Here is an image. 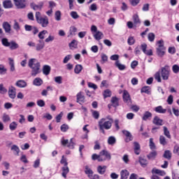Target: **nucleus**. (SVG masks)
<instances>
[{"label": "nucleus", "instance_id": "nucleus-1", "mask_svg": "<svg viewBox=\"0 0 179 179\" xmlns=\"http://www.w3.org/2000/svg\"><path fill=\"white\" fill-rule=\"evenodd\" d=\"M28 66L31 69V76L34 78L41 73V64L36 59L32 58L29 60Z\"/></svg>", "mask_w": 179, "mask_h": 179}, {"label": "nucleus", "instance_id": "nucleus-2", "mask_svg": "<svg viewBox=\"0 0 179 179\" xmlns=\"http://www.w3.org/2000/svg\"><path fill=\"white\" fill-rule=\"evenodd\" d=\"M35 17L37 23H38V24H41L42 27H47L48 24H50L48 17L47 16L42 17L41 12H36L35 14Z\"/></svg>", "mask_w": 179, "mask_h": 179}, {"label": "nucleus", "instance_id": "nucleus-3", "mask_svg": "<svg viewBox=\"0 0 179 179\" xmlns=\"http://www.w3.org/2000/svg\"><path fill=\"white\" fill-rule=\"evenodd\" d=\"M99 130L101 131L103 134H106L104 129H110L113 125V123L106 120V118L101 119L98 122Z\"/></svg>", "mask_w": 179, "mask_h": 179}, {"label": "nucleus", "instance_id": "nucleus-4", "mask_svg": "<svg viewBox=\"0 0 179 179\" xmlns=\"http://www.w3.org/2000/svg\"><path fill=\"white\" fill-rule=\"evenodd\" d=\"M91 31L93 34V37L95 38V40H96V41H100V40L104 37V34L100 31H98L96 25H92Z\"/></svg>", "mask_w": 179, "mask_h": 179}, {"label": "nucleus", "instance_id": "nucleus-5", "mask_svg": "<svg viewBox=\"0 0 179 179\" xmlns=\"http://www.w3.org/2000/svg\"><path fill=\"white\" fill-rule=\"evenodd\" d=\"M158 48H157V55L158 57H164L166 54V48L164 47V41L160 40L157 41Z\"/></svg>", "mask_w": 179, "mask_h": 179}, {"label": "nucleus", "instance_id": "nucleus-6", "mask_svg": "<svg viewBox=\"0 0 179 179\" xmlns=\"http://www.w3.org/2000/svg\"><path fill=\"white\" fill-rule=\"evenodd\" d=\"M161 76L163 80H169V78H170V66L166 65L161 69Z\"/></svg>", "mask_w": 179, "mask_h": 179}, {"label": "nucleus", "instance_id": "nucleus-7", "mask_svg": "<svg viewBox=\"0 0 179 179\" xmlns=\"http://www.w3.org/2000/svg\"><path fill=\"white\" fill-rule=\"evenodd\" d=\"M111 160V155L107 150H103L100 152L99 153V162H104L106 160Z\"/></svg>", "mask_w": 179, "mask_h": 179}, {"label": "nucleus", "instance_id": "nucleus-8", "mask_svg": "<svg viewBox=\"0 0 179 179\" xmlns=\"http://www.w3.org/2000/svg\"><path fill=\"white\" fill-rule=\"evenodd\" d=\"M14 3L17 9H23L26 8V4H24V0H14Z\"/></svg>", "mask_w": 179, "mask_h": 179}, {"label": "nucleus", "instance_id": "nucleus-9", "mask_svg": "<svg viewBox=\"0 0 179 179\" xmlns=\"http://www.w3.org/2000/svg\"><path fill=\"white\" fill-rule=\"evenodd\" d=\"M146 48H148V45H146V43H143L141 45V50L145 54V55H148L149 57L153 55V52L152 51V50H146Z\"/></svg>", "mask_w": 179, "mask_h": 179}, {"label": "nucleus", "instance_id": "nucleus-10", "mask_svg": "<svg viewBox=\"0 0 179 179\" xmlns=\"http://www.w3.org/2000/svg\"><path fill=\"white\" fill-rule=\"evenodd\" d=\"M8 96L10 99H15L16 97V88L10 87L8 89Z\"/></svg>", "mask_w": 179, "mask_h": 179}, {"label": "nucleus", "instance_id": "nucleus-11", "mask_svg": "<svg viewBox=\"0 0 179 179\" xmlns=\"http://www.w3.org/2000/svg\"><path fill=\"white\" fill-rule=\"evenodd\" d=\"M122 134L126 136V142H131L134 139V137H132V134H131V132L127 131V130H123Z\"/></svg>", "mask_w": 179, "mask_h": 179}, {"label": "nucleus", "instance_id": "nucleus-12", "mask_svg": "<svg viewBox=\"0 0 179 179\" xmlns=\"http://www.w3.org/2000/svg\"><path fill=\"white\" fill-rule=\"evenodd\" d=\"M152 123L155 125L160 127L163 125V120L160 119V117H159L158 116H155L152 120Z\"/></svg>", "mask_w": 179, "mask_h": 179}, {"label": "nucleus", "instance_id": "nucleus-13", "mask_svg": "<svg viewBox=\"0 0 179 179\" xmlns=\"http://www.w3.org/2000/svg\"><path fill=\"white\" fill-rule=\"evenodd\" d=\"M45 47V43H44V41L39 40L38 43L36 44V51H41Z\"/></svg>", "mask_w": 179, "mask_h": 179}, {"label": "nucleus", "instance_id": "nucleus-14", "mask_svg": "<svg viewBox=\"0 0 179 179\" xmlns=\"http://www.w3.org/2000/svg\"><path fill=\"white\" fill-rule=\"evenodd\" d=\"M3 6L5 9H10V8H13V4L10 0H5L3 1Z\"/></svg>", "mask_w": 179, "mask_h": 179}, {"label": "nucleus", "instance_id": "nucleus-15", "mask_svg": "<svg viewBox=\"0 0 179 179\" xmlns=\"http://www.w3.org/2000/svg\"><path fill=\"white\" fill-rule=\"evenodd\" d=\"M123 100L124 103H129V101H131V96L127 90L123 92Z\"/></svg>", "mask_w": 179, "mask_h": 179}, {"label": "nucleus", "instance_id": "nucleus-16", "mask_svg": "<svg viewBox=\"0 0 179 179\" xmlns=\"http://www.w3.org/2000/svg\"><path fill=\"white\" fill-rule=\"evenodd\" d=\"M15 85H17V87L23 88L27 86V83L23 80H19L16 82Z\"/></svg>", "mask_w": 179, "mask_h": 179}, {"label": "nucleus", "instance_id": "nucleus-17", "mask_svg": "<svg viewBox=\"0 0 179 179\" xmlns=\"http://www.w3.org/2000/svg\"><path fill=\"white\" fill-rule=\"evenodd\" d=\"M133 22L135 27H136L138 24H141V19H139V15H138V14L133 15Z\"/></svg>", "mask_w": 179, "mask_h": 179}, {"label": "nucleus", "instance_id": "nucleus-18", "mask_svg": "<svg viewBox=\"0 0 179 179\" xmlns=\"http://www.w3.org/2000/svg\"><path fill=\"white\" fill-rule=\"evenodd\" d=\"M152 174H159V176H162V177L166 176V172L164 171L157 169L155 168L152 169Z\"/></svg>", "mask_w": 179, "mask_h": 179}, {"label": "nucleus", "instance_id": "nucleus-19", "mask_svg": "<svg viewBox=\"0 0 179 179\" xmlns=\"http://www.w3.org/2000/svg\"><path fill=\"white\" fill-rule=\"evenodd\" d=\"M106 170H107V166L99 165L97 166V172L99 173V174H101V175L104 174Z\"/></svg>", "mask_w": 179, "mask_h": 179}, {"label": "nucleus", "instance_id": "nucleus-20", "mask_svg": "<svg viewBox=\"0 0 179 179\" xmlns=\"http://www.w3.org/2000/svg\"><path fill=\"white\" fill-rule=\"evenodd\" d=\"M157 156V152H156V150H153L147 155V157L149 160H155Z\"/></svg>", "mask_w": 179, "mask_h": 179}, {"label": "nucleus", "instance_id": "nucleus-21", "mask_svg": "<svg viewBox=\"0 0 179 179\" xmlns=\"http://www.w3.org/2000/svg\"><path fill=\"white\" fill-rule=\"evenodd\" d=\"M50 72H51V67L48 65H45L43 67V75H45L48 76V75H50Z\"/></svg>", "mask_w": 179, "mask_h": 179}, {"label": "nucleus", "instance_id": "nucleus-22", "mask_svg": "<svg viewBox=\"0 0 179 179\" xmlns=\"http://www.w3.org/2000/svg\"><path fill=\"white\" fill-rule=\"evenodd\" d=\"M152 113L145 111L143 115L142 120L143 121H148V120H150V118H152Z\"/></svg>", "mask_w": 179, "mask_h": 179}, {"label": "nucleus", "instance_id": "nucleus-23", "mask_svg": "<svg viewBox=\"0 0 179 179\" xmlns=\"http://www.w3.org/2000/svg\"><path fill=\"white\" fill-rule=\"evenodd\" d=\"M3 29H4L6 33H10L11 27L9 22H5L3 23Z\"/></svg>", "mask_w": 179, "mask_h": 179}, {"label": "nucleus", "instance_id": "nucleus-24", "mask_svg": "<svg viewBox=\"0 0 179 179\" xmlns=\"http://www.w3.org/2000/svg\"><path fill=\"white\" fill-rule=\"evenodd\" d=\"M77 103H85V96L82 92L77 94Z\"/></svg>", "mask_w": 179, "mask_h": 179}, {"label": "nucleus", "instance_id": "nucleus-25", "mask_svg": "<svg viewBox=\"0 0 179 179\" xmlns=\"http://www.w3.org/2000/svg\"><path fill=\"white\" fill-rule=\"evenodd\" d=\"M115 65L120 71H125L127 66L122 64H120V61H116Z\"/></svg>", "mask_w": 179, "mask_h": 179}, {"label": "nucleus", "instance_id": "nucleus-26", "mask_svg": "<svg viewBox=\"0 0 179 179\" xmlns=\"http://www.w3.org/2000/svg\"><path fill=\"white\" fill-rule=\"evenodd\" d=\"M10 50H17L19 48V44H17L16 42L14 41H11L10 42V45L8 46Z\"/></svg>", "mask_w": 179, "mask_h": 179}, {"label": "nucleus", "instance_id": "nucleus-27", "mask_svg": "<svg viewBox=\"0 0 179 179\" xmlns=\"http://www.w3.org/2000/svg\"><path fill=\"white\" fill-rule=\"evenodd\" d=\"M44 5V3L41 2L39 3V5H36L35 3H31V7L34 9V10H41V8H43V6Z\"/></svg>", "mask_w": 179, "mask_h": 179}, {"label": "nucleus", "instance_id": "nucleus-28", "mask_svg": "<svg viewBox=\"0 0 179 179\" xmlns=\"http://www.w3.org/2000/svg\"><path fill=\"white\" fill-rule=\"evenodd\" d=\"M134 152L136 155H140L141 153V145L138 143V142H134Z\"/></svg>", "mask_w": 179, "mask_h": 179}, {"label": "nucleus", "instance_id": "nucleus-29", "mask_svg": "<svg viewBox=\"0 0 179 179\" xmlns=\"http://www.w3.org/2000/svg\"><path fill=\"white\" fill-rule=\"evenodd\" d=\"M62 170L63 171L62 173V177H64V178H66V174L69 173V168L68 167V165L63 166L62 168Z\"/></svg>", "mask_w": 179, "mask_h": 179}, {"label": "nucleus", "instance_id": "nucleus-30", "mask_svg": "<svg viewBox=\"0 0 179 179\" xmlns=\"http://www.w3.org/2000/svg\"><path fill=\"white\" fill-rule=\"evenodd\" d=\"M83 69V66L81 64H76L74 69V72L77 75H79V73L82 72Z\"/></svg>", "mask_w": 179, "mask_h": 179}, {"label": "nucleus", "instance_id": "nucleus-31", "mask_svg": "<svg viewBox=\"0 0 179 179\" xmlns=\"http://www.w3.org/2000/svg\"><path fill=\"white\" fill-rule=\"evenodd\" d=\"M43 84V80L40 78H36L33 81L34 86H41Z\"/></svg>", "mask_w": 179, "mask_h": 179}, {"label": "nucleus", "instance_id": "nucleus-32", "mask_svg": "<svg viewBox=\"0 0 179 179\" xmlns=\"http://www.w3.org/2000/svg\"><path fill=\"white\" fill-rule=\"evenodd\" d=\"M11 150L14 151V155H15L16 156H19V153H20V149L17 145H13L11 147Z\"/></svg>", "mask_w": 179, "mask_h": 179}, {"label": "nucleus", "instance_id": "nucleus-33", "mask_svg": "<svg viewBox=\"0 0 179 179\" xmlns=\"http://www.w3.org/2000/svg\"><path fill=\"white\" fill-rule=\"evenodd\" d=\"M171 152L170 150H166L163 155V157H164L165 159H167L168 160H171Z\"/></svg>", "mask_w": 179, "mask_h": 179}, {"label": "nucleus", "instance_id": "nucleus-34", "mask_svg": "<svg viewBox=\"0 0 179 179\" xmlns=\"http://www.w3.org/2000/svg\"><path fill=\"white\" fill-rule=\"evenodd\" d=\"M121 179H127L128 178V176H129V172L127 170H122L120 173Z\"/></svg>", "mask_w": 179, "mask_h": 179}, {"label": "nucleus", "instance_id": "nucleus-35", "mask_svg": "<svg viewBox=\"0 0 179 179\" xmlns=\"http://www.w3.org/2000/svg\"><path fill=\"white\" fill-rule=\"evenodd\" d=\"M155 111H156V113H159L160 114H164L166 110L163 109V107H162V106H159L155 108Z\"/></svg>", "mask_w": 179, "mask_h": 179}, {"label": "nucleus", "instance_id": "nucleus-36", "mask_svg": "<svg viewBox=\"0 0 179 179\" xmlns=\"http://www.w3.org/2000/svg\"><path fill=\"white\" fill-rule=\"evenodd\" d=\"M9 61V65L10 66V71L11 72H15V62L13 61V59L8 58Z\"/></svg>", "mask_w": 179, "mask_h": 179}, {"label": "nucleus", "instance_id": "nucleus-37", "mask_svg": "<svg viewBox=\"0 0 179 179\" xmlns=\"http://www.w3.org/2000/svg\"><path fill=\"white\" fill-rule=\"evenodd\" d=\"M85 174H87L89 178H91L92 176H93V171L89 168L88 166H85Z\"/></svg>", "mask_w": 179, "mask_h": 179}, {"label": "nucleus", "instance_id": "nucleus-38", "mask_svg": "<svg viewBox=\"0 0 179 179\" xmlns=\"http://www.w3.org/2000/svg\"><path fill=\"white\" fill-rule=\"evenodd\" d=\"M164 135L166 136L169 139H171V135H170V131H169V129H167L166 127H164Z\"/></svg>", "mask_w": 179, "mask_h": 179}, {"label": "nucleus", "instance_id": "nucleus-39", "mask_svg": "<svg viewBox=\"0 0 179 179\" xmlns=\"http://www.w3.org/2000/svg\"><path fill=\"white\" fill-rule=\"evenodd\" d=\"M110 101L113 107H118V99L117 97L115 96L112 97Z\"/></svg>", "mask_w": 179, "mask_h": 179}, {"label": "nucleus", "instance_id": "nucleus-40", "mask_svg": "<svg viewBox=\"0 0 179 179\" xmlns=\"http://www.w3.org/2000/svg\"><path fill=\"white\" fill-rule=\"evenodd\" d=\"M47 33H48V31L47 30H43L41 32H39L38 37L41 39V40H44L45 38V36L47 34Z\"/></svg>", "mask_w": 179, "mask_h": 179}, {"label": "nucleus", "instance_id": "nucleus-41", "mask_svg": "<svg viewBox=\"0 0 179 179\" xmlns=\"http://www.w3.org/2000/svg\"><path fill=\"white\" fill-rule=\"evenodd\" d=\"M139 163L143 167L148 166V160L145 158H139Z\"/></svg>", "mask_w": 179, "mask_h": 179}, {"label": "nucleus", "instance_id": "nucleus-42", "mask_svg": "<svg viewBox=\"0 0 179 179\" xmlns=\"http://www.w3.org/2000/svg\"><path fill=\"white\" fill-rule=\"evenodd\" d=\"M8 72V69L5 68V66L0 64V75H6Z\"/></svg>", "mask_w": 179, "mask_h": 179}, {"label": "nucleus", "instance_id": "nucleus-43", "mask_svg": "<svg viewBox=\"0 0 179 179\" xmlns=\"http://www.w3.org/2000/svg\"><path fill=\"white\" fill-rule=\"evenodd\" d=\"M159 143L161 145H163V146H165V145H167V141H166V137L164 136H159Z\"/></svg>", "mask_w": 179, "mask_h": 179}, {"label": "nucleus", "instance_id": "nucleus-44", "mask_svg": "<svg viewBox=\"0 0 179 179\" xmlns=\"http://www.w3.org/2000/svg\"><path fill=\"white\" fill-rule=\"evenodd\" d=\"M1 43L4 47H9L10 45V42L8 41V38H3L1 40Z\"/></svg>", "mask_w": 179, "mask_h": 179}, {"label": "nucleus", "instance_id": "nucleus-45", "mask_svg": "<svg viewBox=\"0 0 179 179\" xmlns=\"http://www.w3.org/2000/svg\"><path fill=\"white\" fill-rule=\"evenodd\" d=\"M111 90H106L103 92L104 99H107V97H111Z\"/></svg>", "mask_w": 179, "mask_h": 179}, {"label": "nucleus", "instance_id": "nucleus-46", "mask_svg": "<svg viewBox=\"0 0 179 179\" xmlns=\"http://www.w3.org/2000/svg\"><path fill=\"white\" fill-rule=\"evenodd\" d=\"M9 128L10 131H15L17 128V123L13 122L10 124Z\"/></svg>", "mask_w": 179, "mask_h": 179}, {"label": "nucleus", "instance_id": "nucleus-47", "mask_svg": "<svg viewBox=\"0 0 179 179\" xmlns=\"http://www.w3.org/2000/svg\"><path fill=\"white\" fill-rule=\"evenodd\" d=\"M92 117L93 118H94L95 120H99V117H100V113H99V111L97 110H92Z\"/></svg>", "mask_w": 179, "mask_h": 179}, {"label": "nucleus", "instance_id": "nucleus-48", "mask_svg": "<svg viewBox=\"0 0 179 179\" xmlns=\"http://www.w3.org/2000/svg\"><path fill=\"white\" fill-rule=\"evenodd\" d=\"M116 140L114 136H110L108 139V145H114L115 143Z\"/></svg>", "mask_w": 179, "mask_h": 179}, {"label": "nucleus", "instance_id": "nucleus-49", "mask_svg": "<svg viewBox=\"0 0 179 179\" xmlns=\"http://www.w3.org/2000/svg\"><path fill=\"white\" fill-rule=\"evenodd\" d=\"M155 79L157 80L159 83H161L162 82V77H160V72H157L155 74Z\"/></svg>", "mask_w": 179, "mask_h": 179}, {"label": "nucleus", "instance_id": "nucleus-50", "mask_svg": "<svg viewBox=\"0 0 179 179\" xmlns=\"http://www.w3.org/2000/svg\"><path fill=\"white\" fill-rule=\"evenodd\" d=\"M7 92L8 90L3 87V84H0V94H5Z\"/></svg>", "mask_w": 179, "mask_h": 179}, {"label": "nucleus", "instance_id": "nucleus-51", "mask_svg": "<svg viewBox=\"0 0 179 179\" xmlns=\"http://www.w3.org/2000/svg\"><path fill=\"white\" fill-rule=\"evenodd\" d=\"M2 120L4 122H9V121H10V117H9L6 113H4L3 115Z\"/></svg>", "mask_w": 179, "mask_h": 179}, {"label": "nucleus", "instance_id": "nucleus-52", "mask_svg": "<svg viewBox=\"0 0 179 179\" xmlns=\"http://www.w3.org/2000/svg\"><path fill=\"white\" fill-rule=\"evenodd\" d=\"M55 20H57V22H59V20H61V11L59 10L56 11L55 14Z\"/></svg>", "mask_w": 179, "mask_h": 179}, {"label": "nucleus", "instance_id": "nucleus-53", "mask_svg": "<svg viewBox=\"0 0 179 179\" xmlns=\"http://www.w3.org/2000/svg\"><path fill=\"white\" fill-rule=\"evenodd\" d=\"M141 93H146L147 94H149L150 93V87H143L141 89Z\"/></svg>", "mask_w": 179, "mask_h": 179}, {"label": "nucleus", "instance_id": "nucleus-54", "mask_svg": "<svg viewBox=\"0 0 179 179\" xmlns=\"http://www.w3.org/2000/svg\"><path fill=\"white\" fill-rule=\"evenodd\" d=\"M62 132H66L69 129V126L68 124H62L60 127Z\"/></svg>", "mask_w": 179, "mask_h": 179}, {"label": "nucleus", "instance_id": "nucleus-55", "mask_svg": "<svg viewBox=\"0 0 179 179\" xmlns=\"http://www.w3.org/2000/svg\"><path fill=\"white\" fill-rule=\"evenodd\" d=\"M76 31H78V29L75 27H70V34L71 36H75Z\"/></svg>", "mask_w": 179, "mask_h": 179}, {"label": "nucleus", "instance_id": "nucleus-56", "mask_svg": "<svg viewBox=\"0 0 179 179\" xmlns=\"http://www.w3.org/2000/svg\"><path fill=\"white\" fill-rule=\"evenodd\" d=\"M101 61H102V63L104 64V62H107V61H108V57L106 56V54L104 53H102L101 55Z\"/></svg>", "mask_w": 179, "mask_h": 179}, {"label": "nucleus", "instance_id": "nucleus-57", "mask_svg": "<svg viewBox=\"0 0 179 179\" xmlns=\"http://www.w3.org/2000/svg\"><path fill=\"white\" fill-rule=\"evenodd\" d=\"M172 71H173V73H178V72H179V66L178 64H174L172 66Z\"/></svg>", "mask_w": 179, "mask_h": 179}, {"label": "nucleus", "instance_id": "nucleus-58", "mask_svg": "<svg viewBox=\"0 0 179 179\" xmlns=\"http://www.w3.org/2000/svg\"><path fill=\"white\" fill-rule=\"evenodd\" d=\"M127 43L129 45H134V44H135V39L134 38V37L131 36L128 38Z\"/></svg>", "mask_w": 179, "mask_h": 179}, {"label": "nucleus", "instance_id": "nucleus-59", "mask_svg": "<svg viewBox=\"0 0 179 179\" xmlns=\"http://www.w3.org/2000/svg\"><path fill=\"white\" fill-rule=\"evenodd\" d=\"M148 37L149 41H150L151 43L155 41V35L153 33L148 34Z\"/></svg>", "mask_w": 179, "mask_h": 179}, {"label": "nucleus", "instance_id": "nucleus-60", "mask_svg": "<svg viewBox=\"0 0 179 179\" xmlns=\"http://www.w3.org/2000/svg\"><path fill=\"white\" fill-rule=\"evenodd\" d=\"M55 82L58 83V85H61L62 83V76H57L55 78Z\"/></svg>", "mask_w": 179, "mask_h": 179}, {"label": "nucleus", "instance_id": "nucleus-61", "mask_svg": "<svg viewBox=\"0 0 179 179\" xmlns=\"http://www.w3.org/2000/svg\"><path fill=\"white\" fill-rule=\"evenodd\" d=\"M36 103L38 107H44V106H45V102L43 99L38 100Z\"/></svg>", "mask_w": 179, "mask_h": 179}, {"label": "nucleus", "instance_id": "nucleus-62", "mask_svg": "<svg viewBox=\"0 0 179 179\" xmlns=\"http://www.w3.org/2000/svg\"><path fill=\"white\" fill-rule=\"evenodd\" d=\"M150 148L152 150L156 149V145H155V143L153 142V138H150Z\"/></svg>", "mask_w": 179, "mask_h": 179}, {"label": "nucleus", "instance_id": "nucleus-63", "mask_svg": "<svg viewBox=\"0 0 179 179\" xmlns=\"http://www.w3.org/2000/svg\"><path fill=\"white\" fill-rule=\"evenodd\" d=\"M70 15L73 19H79V15L76 11H72Z\"/></svg>", "mask_w": 179, "mask_h": 179}, {"label": "nucleus", "instance_id": "nucleus-64", "mask_svg": "<svg viewBox=\"0 0 179 179\" xmlns=\"http://www.w3.org/2000/svg\"><path fill=\"white\" fill-rule=\"evenodd\" d=\"M13 29L14 30H16V31H19V30H20V26L19 25V22L15 21Z\"/></svg>", "mask_w": 179, "mask_h": 179}]
</instances>
